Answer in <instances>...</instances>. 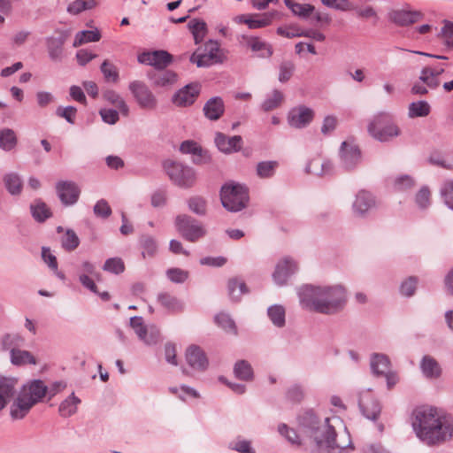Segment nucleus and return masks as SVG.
Returning a JSON list of instances; mask_svg holds the SVG:
<instances>
[{"label":"nucleus","mask_w":453,"mask_h":453,"mask_svg":"<svg viewBox=\"0 0 453 453\" xmlns=\"http://www.w3.org/2000/svg\"><path fill=\"white\" fill-rule=\"evenodd\" d=\"M298 296L303 308L325 315L340 312L347 303V291L341 284L304 285L299 288Z\"/></svg>","instance_id":"1"},{"label":"nucleus","mask_w":453,"mask_h":453,"mask_svg":"<svg viewBox=\"0 0 453 453\" xmlns=\"http://www.w3.org/2000/svg\"><path fill=\"white\" fill-rule=\"evenodd\" d=\"M412 426L416 435L428 446L441 444L453 436V425L445 416L431 407L418 408L413 412Z\"/></svg>","instance_id":"2"},{"label":"nucleus","mask_w":453,"mask_h":453,"mask_svg":"<svg viewBox=\"0 0 453 453\" xmlns=\"http://www.w3.org/2000/svg\"><path fill=\"white\" fill-rule=\"evenodd\" d=\"M302 433L313 440L319 449H343L336 441L335 427L342 424L339 417L325 418L320 421L312 411H307L298 418Z\"/></svg>","instance_id":"3"},{"label":"nucleus","mask_w":453,"mask_h":453,"mask_svg":"<svg viewBox=\"0 0 453 453\" xmlns=\"http://www.w3.org/2000/svg\"><path fill=\"white\" fill-rule=\"evenodd\" d=\"M48 392V387L41 380H32L24 384L10 404V418L12 421L25 418L32 408L42 402Z\"/></svg>","instance_id":"4"},{"label":"nucleus","mask_w":453,"mask_h":453,"mask_svg":"<svg viewBox=\"0 0 453 453\" xmlns=\"http://www.w3.org/2000/svg\"><path fill=\"white\" fill-rule=\"evenodd\" d=\"M369 134L381 142H389L401 134V130L388 112L377 113L368 125Z\"/></svg>","instance_id":"5"},{"label":"nucleus","mask_w":453,"mask_h":453,"mask_svg":"<svg viewBox=\"0 0 453 453\" xmlns=\"http://www.w3.org/2000/svg\"><path fill=\"white\" fill-rule=\"evenodd\" d=\"M220 200L223 207L228 211H240L247 206L249 201L248 189L239 183L227 182L221 187Z\"/></svg>","instance_id":"6"},{"label":"nucleus","mask_w":453,"mask_h":453,"mask_svg":"<svg viewBox=\"0 0 453 453\" xmlns=\"http://www.w3.org/2000/svg\"><path fill=\"white\" fill-rule=\"evenodd\" d=\"M164 168L172 182L182 188H188L196 182L195 170L180 162L167 160L164 163Z\"/></svg>","instance_id":"7"},{"label":"nucleus","mask_w":453,"mask_h":453,"mask_svg":"<svg viewBox=\"0 0 453 453\" xmlns=\"http://www.w3.org/2000/svg\"><path fill=\"white\" fill-rule=\"evenodd\" d=\"M175 226L181 236L195 242L206 234L204 226L191 216L181 214L176 217Z\"/></svg>","instance_id":"8"},{"label":"nucleus","mask_w":453,"mask_h":453,"mask_svg":"<svg viewBox=\"0 0 453 453\" xmlns=\"http://www.w3.org/2000/svg\"><path fill=\"white\" fill-rule=\"evenodd\" d=\"M128 88L142 109L152 111L157 108V100L144 82L134 81L129 83Z\"/></svg>","instance_id":"9"},{"label":"nucleus","mask_w":453,"mask_h":453,"mask_svg":"<svg viewBox=\"0 0 453 453\" xmlns=\"http://www.w3.org/2000/svg\"><path fill=\"white\" fill-rule=\"evenodd\" d=\"M69 37L66 30L57 29L55 35L45 38V45L50 59L53 62H61L64 58V45Z\"/></svg>","instance_id":"10"},{"label":"nucleus","mask_w":453,"mask_h":453,"mask_svg":"<svg viewBox=\"0 0 453 453\" xmlns=\"http://www.w3.org/2000/svg\"><path fill=\"white\" fill-rule=\"evenodd\" d=\"M130 326L134 330L138 338L147 345H153L160 341L159 329L155 326H145L142 317H132Z\"/></svg>","instance_id":"11"},{"label":"nucleus","mask_w":453,"mask_h":453,"mask_svg":"<svg viewBox=\"0 0 453 453\" xmlns=\"http://www.w3.org/2000/svg\"><path fill=\"white\" fill-rule=\"evenodd\" d=\"M376 206L375 196L369 191L360 190L355 196L352 211L355 217L365 219Z\"/></svg>","instance_id":"12"},{"label":"nucleus","mask_w":453,"mask_h":453,"mask_svg":"<svg viewBox=\"0 0 453 453\" xmlns=\"http://www.w3.org/2000/svg\"><path fill=\"white\" fill-rule=\"evenodd\" d=\"M201 91L198 82L189 83L180 88L172 97V103L178 107L191 106L197 99Z\"/></svg>","instance_id":"13"},{"label":"nucleus","mask_w":453,"mask_h":453,"mask_svg":"<svg viewBox=\"0 0 453 453\" xmlns=\"http://www.w3.org/2000/svg\"><path fill=\"white\" fill-rule=\"evenodd\" d=\"M362 156L359 148L348 142H343L340 149L341 165L346 171L354 170L361 162Z\"/></svg>","instance_id":"14"},{"label":"nucleus","mask_w":453,"mask_h":453,"mask_svg":"<svg viewBox=\"0 0 453 453\" xmlns=\"http://www.w3.org/2000/svg\"><path fill=\"white\" fill-rule=\"evenodd\" d=\"M56 191L61 203L65 206L73 205L80 197L81 189L71 180H60L56 184Z\"/></svg>","instance_id":"15"},{"label":"nucleus","mask_w":453,"mask_h":453,"mask_svg":"<svg viewBox=\"0 0 453 453\" xmlns=\"http://www.w3.org/2000/svg\"><path fill=\"white\" fill-rule=\"evenodd\" d=\"M297 270L298 266L296 261L289 257H286L277 263L273 273V281L279 286H283Z\"/></svg>","instance_id":"16"},{"label":"nucleus","mask_w":453,"mask_h":453,"mask_svg":"<svg viewBox=\"0 0 453 453\" xmlns=\"http://www.w3.org/2000/svg\"><path fill=\"white\" fill-rule=\"evenodd\" d=\"M314 117L313 111L304 105L291 109L288 114V123L295 128H303L309 125Z\"/></svg>","instance_id":"17"},{"label":"nucleus","mask_w":453,"mask_h":453,"mask_svg":"<svg viewBox=\"0 0 453 453\" xmlns=\"http://www.w3.org/2000/svg\"><path fill=\"white\" fill-rule=\"evenodd\" d=\"M388 20L399 27L410 26L423 18L418 11L392 10L388 14Z\"/></svg>","instance_id":"18"},{"label":"nucleus","mask_w":453,"mask_h":453,"mask_svg":"<svg viewBox=\"0 0 453 453\" xmlns=\"http://www.w3.org/2000/svg\"><path fill=\"white\" fill-rule=\"evenodd\" d=\"M186 361L194 370L203 372L209 362L203 350L196 345L189 346L186 350Z\"/></svg>","instance_id":"19"},{"label":"nucleus","mask_w":453,"mask_h":453,"mask_svg":"<svg viewBox=\"0 0 453 453\" xmlns=\"http://www.w3.org/2000/svg\"><path fill=\"white\" fill-rule=\"evenodd\" d=\"M280 16V13L276 11L263 13V14H256L254 16H246L241 15L238 17L240 22L245 23L248 25L249 28H261L265 27L272 23V21L277 19Z\"/></svg>","instance_id":"20"},{"label":"nucleus","mask_w":453,"mask_h":453,"mask_svg":"<svg viewBox=\"0 0 453 453\" xmlns=\"http://www.w3.org/2000/svg\"><path fill=\"white\" fill-rule=\"evenodd\" d=\"M148 78L154 87L169 88L177 81V74L171 70H154L148 73Z\"/></svg>","instance_id":"21"},{"label":"nucleus","mask_w":453,"mask_h":453,"mask_svg":"<svg viewBox=\"0 0 453 453\" xmlns=\"http://www.w3.org/2000/svg\"><path fill=\"white\" fill-rule=\"evenodd\" d=\"M242 139L240 135L228 137L222 133H217L215 136V144L218 149L226 153L230 154L238 151L242 148Z\"/></svg>","instance_id":"22"},{"label":"nucleus","mask_w":453,"mask_h":453,"mask_svg":"<svg viewBox=\"0 0 453 453\" xmlns=\"http://www.w3.org/2000/svg\"><path fill=\"white\" fill-rule=\"evenodd\" d=\"M358 405L366 418L372 420L378 418L380 413V405L377 400L371 397L369 392L360 395Z\"/></svg>","instance_id":"23"},{"label":"nucleus","mask_w":453,"mask_h":453,"mask_svg":"<svg viewBox=\"0 0 453 453\" xmlns=\"http://www.w3.org/2000/svg\"><path fill=\"white\" fill-rule=\"evenodd\" d=\"M242 42L260 58H270L273 51L271 44L259 37L242 35Z\"/></svg>","instance_id":"24"},{"label":"nucleus","mask_w":453,"mask_h":453,"mask_svg":"<svg viewBox=\"0 0 453 453\" xmlns=\"http://www.w3.org/2000/svg\"><path fill=\"white\" fill-rule=\"evenodd\" d=\"M16 384L15 379L0 377V411L4 410L17 394Z\"/></svg>","instance_id":"25"},{"label":"nucleus","mask_w":453,"mask_h":453,"mask_svg":"<svg viewBox=\"0 0 453 453\" xmlns=\"http://www.w3.org/2000/svg\"><path fill=\"white\" fill-rule=\"evenodd\" d=\"M203 111L204 116L210 120H218L224 114L225 104L220 96L210 98L203 105Z\"/></svg>","instance_id":"26"},{"label":"nucleus","mask_w":453,"mask_h":453,"mask_svg":"<svg viewBox=\"0 0 453 453\" xmlns=\"http://www.w3.org/2000/svg\"><path fill=\"white\" fill-rule=\"evenodd\" d=\"M370 367L373 375L383 376L391 371V362L385 354L372 353L370 357Z\"/></svg>","instance_id":"27"},{"label":"nucleus","mask_w":453,"mask_h":453,"mask_svg":"<svg viewBox=\"0 0 453 453\" xmlns=\"http://www.w3.org/2000/svg\"><path fill=\"white\" fill-rule=\"evenodd\" d=\"M420 369L427 379H437L441 374L439 363L431 356H424L420 361Z\"/></svg>","instance_id":"28"},{"label":"nucleus","mask_w":453,"mask_h":453,"mask_svg":"<svg viewBox=\"0 0 453 453\" xmlns=\"http://www.w3.org/2000/svg\"><path fill=\"white\" fill-rule=\"evenodd\" d=\"M334 165L330 160H324L320 162L318 159L311 160L305 167L307 173H311L317 176H326L333 173Z\"/></svg>","instance_id":"29"},{"label":"nucleus","mask_w":453,"mask_h":453,"mask_svg":"<svg viewBox=\"0 0 453 453\" xmlns=\"http://www.w3.org/2000/svg\"><path fill=\"white\" fill-rule=\"evenodd\" d=\"M157 300L164 308L171 312H180L184 310L183 302L169 293H159Z\"/></svg>","instance_id":"30"},{"label":"nucleus","mask_w":453,"mask_h":453,"mask_svg":"<svg viewBox=\"0 0 453 453\" xmlns=\"http://www.w3.org/2000/svg\"><path fill=\"white\" fill-rule=\"evenodd\" d=\"M430 164L453 172V150L446 153L434 151L429 156Z\"/></svg>","instance_id":"31"},{"label":"nucleus","mask_w":453,"mask_h":453,"mask_svg":"<svg viewBox=\"0 0 453 453\" xmlns=\"http://www.w3.org/2000/svg\"><path fill=\"white\" fill-rule=\"evenodd\" d=\"M234 374L235 378L244 381L253 380L254 372L251 365L247 360H238L234 365Z\"/></svg>","instance_id":"32"},{"label":"nucleus","mask_w":453,"mask_h":453,"mask_svg":"<svg viewBox=\"0 0 453 453\" xmlns=\"http://www.w3.org/2000/svg\"><path fill=\"white\" fill-rule=\"evenodd\" d=\"M81 400L72 393L66 399H65L59 405L58 412L61 417L67 418L77 411L78 404Z\"/></svg>","instance_id":"33"},{"label":"nucleus","mask_w":453,"mask_h":453,"mask_svg":"<svg viewBox=\"0 0 453 453\" xmlns=\"http://www.w3.org/2000/svg\"><path fill=\"white\" fill-rule=\"evenodd\" d=\"M103 96L107 102L117 107L124 116L128 115L129 107L119 93L114 90H107Z\"/></svg>","instance_id":"34"},{"label":"nucleus","mask_w":453,"mask_h":453,"mask_svg":"<svg viewBox=\"0 0 453 453\" xmlns=\"http://www.w3.org/2000/svg\"><path fill=\"white\" fill-rule=\"evenodd\" d=\"M30 210L33 218L37 222H44L47 219L51 217L50 210L46 203L41 200H35L31 205Z\"/></svg>","instance_id":"35"},{"label":"nucleus","mask_w":453,"mask_h":453,"mask_svg":"<svg viewBox=\"0 0 453 453\" xmlns=\"http://www.w3.org/2000/svg\"><path fill=\"white\" fill-rule=\"evenodd\" d=\"M17 142V136L12 129H0V149L4 151H10L16 147Z\"/></svg>","instance_id":"36"},{"label":"nucleus","mask_w":453,"mask_h":453,"mask_svg":"<svg viewBox=\"0 0 453 453\" xmlns=\"http://www.w3.org/2000/svg\"><path fill=\"white\" fill-rule=\"evenodd\" d=\"M284 101V95L279 89H273V92L267 96L261 104L264 111H271L279 108Z\"/></svg>","instance_id":"37"},{"label":"nucleus","mask_w":453,"mask_h":453,"mask_svg":"<svg viewBox=\"0 0 453 453\" xmlns=\"http://www.w3.org/2000/svg\"><path fill=\"white\" fill-rule=\"evenodd\" d=\"M188 27L194 36L195 43L203 42L207 33L206 23L202 19H193L188 22Z\"/></svg>","instance_id":"38"},{"label":"nucleus","mask_w":453,"mask_h":453,"mask_svg":"<svg viewBox=\"0 0 453 453\" xmlns=\"http://www.w3.org/2000/svg\"><path fill=\"white\" fill-rule=\"evenodd\" d=\"M100 38L101 34L97 29L80 31L75 35L73 46L76 48L84 43L98 42Z\"/></svg>","instance_id":"39"},{"label":"nucleus","mask_w":453,"mask_h":453,"mask_svg":"<svg viewBox=\"0 0 453 453\" xmlns=\"http://www.w3.org/2000/svg\"><path fill=\"white\" fill-rule=\"evenodd\" d=\"M431 107L426 101L412 102L408 107V116L411 119L426 117L429 115Z\"/></svg>","instance_id":"40"},{"label":"nucleus","mask_w":453,"mask_h":453,"mask_svg":"<svg viewBox=\"0 0 453 453\" xmlns=\"http://www.w3.org/2000/svg\"><path fill=\"white\" fill-rule=\"evenodd\" d=\"M267 314L272 323L277 327H283L285 326V309L283 306L274 304L267 309Z\"/></svg>","instance_id":"41"},{"label":"nucleus","mask_w":453,"mask_h":453,"mask_svg":"<svg viewBox=\"0 0 453 453\" xmlns=\"http://www.w3.org/2000/svg\"><path fill=\"white\" fill-rule=\"evenodd\" d=\"M11 362L14 365H24L27 364L35 365V357L27 350L16 349L11 354Z\"/></svg>","instance_id":"42"},{"label":"nucleus","mask_w":453,"mask_h":453,"mask_svg":"<svg viewBox=\"0 0 453 453\" xmlns=\"http://www.w3.org/2000/svg\"><path fill=\"white\" fill-rule=\"evenodd\" d=\"M61 247L68 252L73 251L80 245V238L73 229H67L60 239Z\"/></svg>","instance_id":"43"},{"label":"nucleus","mask_w":453,"mask_h":453,"mask_svg":"<svg viewBox=\"0 0 453 453\" xmlns=\"http://www.w3.org/2000/svg\"><path fill=\"white\" fill-rule=\"evenodd\" d=\"M6 189L12 195H19L22 190V181L20 177L15 173H7L4 177Z\"/></svg>","instance_id":"44"},{"label":"nucleus","mask_w":453,"mask_h":453,"mask_svg":"<svg viewBox=\"0 0 453 453\" xmlns=\"http://www.w3.org/2000/svg\"><path fill=\"white\" fill-rule=\"evenodd\" d=\"M285 4L292 11L295 15L301 18L309 17L314 11V6L308 4H299L293 0H284Z\"/></svg>","instance_id":"45"},{"label":"nucleus","mask_w":453,"mask_h":453,"mask_svg":"<svg viewBox=\"0 0 453 453\" xmlns=\"http://www.w3.org/2000/svg\"><path fill=\"white\" fill-rule=\"evenodd\" d=\"M228 294L232 300L239 301L241 296L248 292L245 282L235 278L230 279L227 284Z\"/></svg>","instance_id":"46"},{"label":"nucleus","mask_w":453,"mask_h":453,"mask_svg":"<svg viewBox=\"0 0 453 453\" xmlns=\"http://www.w3.org/2000/svg\"><path fill=\"white\" fill-rule=\"evenodd\" d=\"M23 343V338L17 334H5L1 339V346L3 350H16Z\"/></svg>","instance_id":"47"},{"label":"nucleus","mask_w":453,"mask_h":453,"mask_svg":"<svg viewBox=\"0 0 453 453\" xmlns=\"http://www.w3.org/2000/svg\"><path fill=\"white\" fill-rule=\"evenodd\" d=\"M277 166V161H262L257 165L256 172L259 178L267 179L274 175Z\"/></svg>","instance_id":"48"},{"label":"nucleus","mask_w":453,"mask_h":453,"mask_svg":"<svg viewBox=\"0 0 453 453\" xmlns=\"http://www.w3.org/2000/svg\"><path fill=\"white\" fill-rule=\"evenodd\" d=\"M438 37L443 38V44L448 50H453V22L444 19Z\"/></svg>","instance_id":"49"},{"label":"nucleus","mask_w":453,"mask_h":453,"mask_svg":"<svg viewBox=\"0 0 453 453\" xmlns=\"http://www.w3.org/2000/svg\"><path fill=\"white\" fill-rule=\"evenodd\" d=\"M227 447L229 449L239 453H256V450L251 447V441L241 436L231 441Z\"/></svg>","instance_id":"50"},{"label":"nucleus","mask_w":453,"mask_h":453,"mask_svg":"<svg viewBox=\"0 0 453 453\" xmlns=\"http://www.w3.org/2000/svg\"><path fill=\"white\" fill-rule=\"evenodd\" d=\"M140 245L142 249V255L145 258L146 256L153 257L157 250L156 240L148 234L142 235L140 238Z\"/></svg>","instance_id":"51"},{"label":"nucleus","mask_w":453,"mask_h":453,"mask_svg":"<svg viewBox=\"0 0 453 453\" xmlns=\"http://www.w3.org/2000/svg\"><path fill=\"white\" fill-rule=\"evenodd\" d=\"M96 5V0H75L68 5L67 12L73 15H77L83 11L94 8Z\"/></svg>","instance_id":"52"},{"label":"nucleus","mask_w":453,"mask_h":453,"mask_svg":"<svg viewBox=\"0 0 453 453\" xmlns=\"http://www.w3.org/2000/svg\"><path fill=\"white\" fill-rule=\"evenodd\" d=\"M296 69V65L291 60H284L280 64L279 66V77L278 80L281 83L288 81Z\"/></svg>","instance_id":"53"},{"label":"nucleus","mask_w":453,"mask_h":453,"mask_svg":"<svg viewBox=\"0 0 453 453\" xmlns=\"http://www.w3.org/2000/svg\"><path fill=\"white\" fill-rule=\"evenodd\" d=\"M188 206L189 210L199 215L203 216L206 214V200L202 196H192L188 200Z\"/></svg>","instance_id":"54"},{"label":"nucleus","mask_w":453,"mask_h":453,"mask_svg":"<svg viewBox=\"0 0 453 453\" xmlns=\"http://www.w3.org/2000/svg\"><path fill=\"white\" fill-rule=\"evenodd\" d=\"M418 80L430 89H435L440 85L439 79L430 72V67L428 66H426L421 70Z\"/></svg>","instance_id":"55"},{"label":"nucleus","mask_w":453,"mask_h":453,"mask_svg":"<svg viewBox=\"0 0 453 453\" xmlns=\"http://www.w3.org/2000/svg\"><path fill=\"white\" fill-rule=\"evenodd\" d=\"M154 54L157 55L153 61L155 70L165 69L173 61L172 55L165 50H155Z\"/></svg>","instance_id":"56"},{"label":"nucleus","mask_w":453,"mask_h":453,"mask_svg":"<svg viewBox=\"0 0 453 453\" xmlns=\"http://www.w3.org/2000/svg\"><path fill=\"white\" fill-rule=\"evenodd\" d=\"M103 270L114 274H119L124 272L125 265L121 258L111 257L104 262Z\"/></svg>","instance_id":"57"},{"label":"nucleus","mask_w":453,"mask_h":453,"mask_svg":"<svg viewBox=\"0 0 453 453\" xmlns=\"http://www.w3.org/2000/svg\"><path fill=\"white\" fill-rule=\"evenodd\" d=\"M215 322L225 331L236 334V326L234 321L226 313H219L215 316Z\"/></svg>","instance_id":"58"},{"label":"nucleus","mask_w":453,"mask_h":453,"mask_svg":"<svg viewBox=\"0 0 453 453\" xmlns=\"http://www.w3.org/2000/svg\"><path fill=\"white\" fill-rule=\"evenodd\" d=\"M101 72L106 81L117 82L119 80V72L117 67L108 60H104L101 65Z\"/></svg>","instance_id":"59"},{"label":"nucleus","mask_w":453,"mask_h":453,"mask_svg":"<svg viewBox=\"0 0 453 453\" xmlns=\"http://www.w3.org/2000/svg\"><path fill=\"white\" fill-rule=\"evenodd\" d=\"M322 4L326 7L337 11H352L355 9L354 4L349 0H321Z\"/></svg>","instance_id":"60"},{"label":"nucleus","mask_w":453,"mask_h":453,"mask_svg":"<svg viewBox=\"0 0 453 453\" xmlns=\"http://www.w3.org/2000/svg\"><path fill=\"white\" fill-rule=\"evenodd\" d=\"M441 196L444 203L453 210V180H447L443 183L441 188Z\"/></svg>","instance_id":"61"},{"label":"nucleus","mask_w":453,"mask_h":453,"mask_svg":"<svg viewBox=\"0 0 453 453\" xmlns=\"http://www.w3.org/2000/svg\"><path fill=\"white\" fill-rule=\"evenodd\" d=\"M57 116L65 119L68 123L74 124L77 109L74 106H58L56 110Z\"/></svg>","instance_id":"62"},{"label":"nucleus","mask_w":453,"mask_h":453,"mask_svg":"<svg viewBox=\"0 0 453 453\" xmlns=\"http://www.w3.org/2000/svg\"><path fill=\"white\" fill-rule=\"evenodd\" d=\"M417 289V279L415 277H409L400 285V294L405 297L412 296Z\"/></svg>","instance_id":"63"},{"label":"nucleus","mask_w":453,"mask_h":453,"mask_svg":"<svg viewBox=\"0 0 453 453\" xmlns=\"http://www.w3.org/2000/svg\"><path fill=\"white\" fill-rule=\"evenodd\" d=\"M93 211L96 217L107 219L111 214V208L106 200L100 199L94 205Z\"/></svg>","instance_id":"64"}]
</instances>
